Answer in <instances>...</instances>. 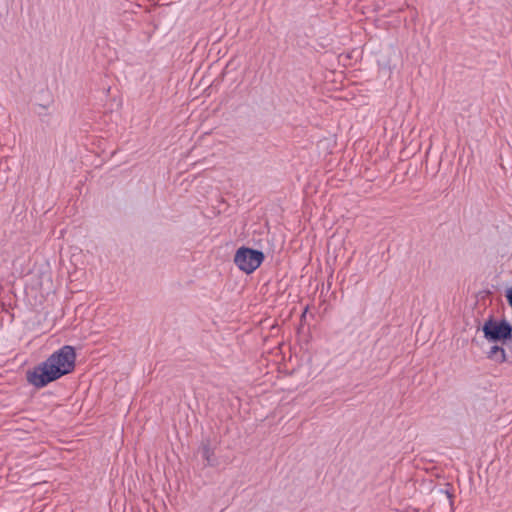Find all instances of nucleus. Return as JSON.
Wrapping results in <instances>:
<instances>
[{"label": "nucleus", "instance_id": "1", "mask_svg": "<svg viewBox=\"0 0 512 512\" xmlns=\"http://www.w3.org/2000/svg\"><path fill=\"white\" fill-rule=\"evenodd\" d=\"M76 353L72 346L66 345L50 355L33 370L27 372V380L37 388L71 373L75 367Z\"/></svg>", "mask_w": 512, "mask_h": 512}, {"label": "nucleus", "instance_id": "2", "mask_svg": "<svg viewBox=\"0 0 512 512\" xmlns=\"http://www.w3.org/2000/svg\"><path fill=\"white\" fill-rule=\"evenodd\" d=\"M264 254L261 251L241 247L234 256V263L243 272L250 274L254 272L263 262Z\"/></svg>", "mask_w": 512, "mask_h": 512}, {"label": "nucleus", "instance_id": "3", "mask_svg": "<svg viewBox=\"0 0 512 512\" xmlns=\"http://www.w3.org/2000/svg\"><path fill=\"white\" fill-rule=\"evenodd\" d=\"M482 331L484 337L490 342L501 341L505 343L507 340L512 339V327L504 320L489 319L484 323Z\"/></svg>", "mask_w": 512, "mask_h": 512}, {"label": "nucleus", "instance_id": "4", "mask_svg": "<svg viewBox=\"0 0 512 512\" xmlns=\"http://www.w3.org/2000/svg\"><path fill=\"white\" fill-rule=\"evenodd\" d=\"M487 358L496 364H503L508 360L505 349L499 345H493L487 351Z\"/></svg>", "mask_w": 512, "mask_h": 512}, {"label": "nucleus", "instance_id": "5", "mask_svg": "<svg viewBox=\"0 0 512 512\" xmlns=\"http://www.w3.org/2000/svg\"><path fill=\"white\" fill-rule=\"evenodd\" d=\"M202 456L207 462V465L212 466L214 465V451L210 447L209 442L202 443L201 446Z\"/></svg>", "mask_w": 512, "mask_h": 512}]
</instances>
